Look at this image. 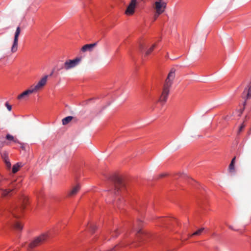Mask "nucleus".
<instances>
[{
	"label": "nucleus",
	"instance_id": "6e6552de",
	"mask_svg": "<svg viewBox=\"0 0 251 251\" xmlns=\"http://www.w3.org/2000/svg\"><path fill=\"white\" fill-rule=\"evenodd\" d=\"M137 3V0H131L127 6L125 13L127 15H132L134 13V9Z\"/></svg>",
	"mask_w": 251,
	"mask_h": 251
},
{
	"label": "nucleus",
	"instance_id": "0eeeda50",
	"mask_svg": "<svg viewBox=\"0 0 251 251\" xmlns=\"http://www.w3.org/2000/svg\"><path fill=\"white\" fill-rule=\"evenodd\" d=\"M114 183L115 190L118 192L122 187L124 186V184L123 182L122 179L118 176H115L112 179Z\"/></svg>",
	"mask_w": 251,
	"mask_h": 251
},
{
	"label": "nucleus",
	"instance_id": "7c9ffc66",
	"mask_svg": "<svg viewBox=\"0 0 251 251\" xmlns=\"http://www.w3.org/2000/svg\"><path fill=\"white\" fill-rule=\"evenodd\" d=\"M21 148H22L23 150H24V147L23 146H22Z\"/></svg>",
	"mask_w": 251,
	"mask_h": 251
},
{
	"label": "nucleus",
	"instance_id": "4468645a",
	"mask_svg": "<svg viewBox=\"0 0 251 251\" xmlns=\"http://www.w3.org/2000/svg\"><path fill=\"white\" fill-rule=\"evenodd\" d=\"M23 203H24L21 205V206H20L19 208H16L15 209L12 211L11 212L15 217H18V216L17 215V214L21 212L25 208V200H24Z\"/></svg>",
	"mask_w": 251,
	"mask_h": 251
},
{
	"label": "nucleus",
	"instance_id": "9d476101",
	"mask_svg": "<svg viewBox=\"0 0 251 251\" xmlns=\"http://www.w3.org/2000/svg\"><path fill=\"white\" fill-rule=\"evenodd\" d=\"M80 189V186L77 184L72 187L68 193V197H72L76 195Z\"/></svg>",
	"mask_w": 251,
	"mask_h": 251
},
{
	"label": "nucleus",
	"instance_id": "a211bd4d",
	"mask_svg": "<svg viewBox=\"0 0 251 251\" xmlns=\"http://www.w3.org/2000/svg\"><path fill=\"white\" fill-rule=\"evenodd\" d=\"M22 166L21 163H17L14 165L12 168V172L13 173H16L17 172L19 169V168Z\"/></svg>",
	"mask_w": 251,
	"mask_h": 251
},
{
	"label": "nucleus",
	"instance_id": "ddd939ff",
	"mask_svg": "<svg viewBox=\"0 0 251 251\" xmlns=\"http://www.w3.org/2000/svg\"><path fill=\"white\" fill-rule=\"evenodd\" d=\"M236 157L234 156L231 161L229 165L228 171L229 173L234 174L236 172L235 168V164Z\"/></svg>",
	"mask_w": 251,
	"mask_h": 251
},
{
	"label": "nucleus",
	"instance_id": "c756f323",
	"mask_svg": "<svg viewBox=\"0 0 251 251\" xmlns=\"http://www.w3.org/2000/svg\"><path fill=\"white\" fill-rule=\"evenodd\" d=\"M229 228H230V229H233V228H232V227L231 226H229Z\"/></svg>",
	"mask_w": 251,
	"mask_h": 251
},
{
	"label": "nucleus",
	"instance_id": "2eb2a0df",
	"mask_svg": "<svg viewBox=\"0 0 251 251\" xmlns=\"http://www.w3.org/2000/svg\"><path fill=\"white\" fill-rule=\"evenodd\" d=\"M12 187H14V188H9L7 189H0L2 191L1 195L3 197H6L8 196V194L12 192L14 189H16V187L15 186V183H12Z\"/></svg>",
	"mask_w": 251,
	"mask_h": 251
},
{
	"label": "nucleus",
	"instance_id": "f3484780",
	"mask_svg": "<svg viewBox=\"0 0 251 251\" xmlns=\"http://www.w3.org/2000/svg\"><path fill=\"white\" fill-rule=\"evenodd\" d=\"M73 119V117L72 116H68L65 118H63L62 120V124L63 125H66L69 122H70Z\"/></svg>",
	"mask_w": 251,
	"mask_h": 251
},
{
	"label": "nucleus",
	"instance_id": "423d86ee",
	"mask_svg": "<svg viewBox=\"0 0 251 251\" xmlns=\"http://www.w3.org/2000/svg\"><path fill=\"white\" fill-rule=\"evenodd\" d=\"M48 77V75L44 76L35 86H31L35 92L43 88L47 82Z\"/></svg>",
	"mask_w": 251,
	"mask_h": 251
},
{
	"label": "nucleus",
	"instance_id": "f03ea898",
	"mask_svg": "<svg viewBox=\"0 0 251 251\" xmlns=\"http://www.w3.org/2000/svg\"><path fill=\"white\" fill-rule=\"evenodd\" d=\"M49 235L48 233H43L40 236L35 238L33 241L30 243L28 247L30 249H33L39 245L43 243L48 238Z\"/></svg>",
	"mask_w": 251,
	"mask_h": 251
},
{
	"label": "nucleus",
	"instance_id": "aec40b11",
	"mask_svg": "<svg viewBox=\"0 0 251 251\" xmlns=\"http://www.w3.org/2000/svg\"><path fill=\"white\" fill-rule=\"evenodd\" d=\"M15 228L17 230H22L23 226L19 222H16L14 225Z\"/></svg>",
	"mask_w": 251,
	"mask_h": 251
},
{
	"label": "nucleus",
	"instance_id": "9b49d317",
	"mask_svg": "<svg viewBox=\"0 0 251 251\" xmlns=\"http://www.w3.org/2000/svg\"><path fill=\"white\" fill-rule=\"evenodd\" d=\"M35 93V92L34 91L32 87H31L30 88L27 89V90L24 91L22 94L19 95L18 96L17 99L18 100H22L25 99L26 97H27L29 95L31 94L32 93Z\"/></svg>",
	"mask_w": 251,
	"mask_h": 251
},
{
	"label": "nucleus",
	"instance_id": "a878e982",
	"mask_svg": "<svg viewBox=\"0 0 251 251\" xmlns=\"http://www.w3.org/2000/svg\"><path fill=\"white\" fill-rule=\"evenodd\" d=\"M6 164L7 165V167H10V162L8 160V159L6 160V161H4Z\"/></svg>",
	"mask_w": 251,
	"mask_h": 251
},
{
	"label": "nucleus",
	"instance_id": "2f4dec72",
	"mask_svg": "<svg viewBox=\"0 0 251 251\" xmlns=\"http://www.w3.org/2000/svg\"><path fill=\"white\" fill-rule=\"evenodd\" d=\"M0 146H1V147H2V145H0Z\"/></svg>",
	"mask_w": 251,
	"mask_h": 251
},
{
	"label": "nucleus",
	"instance_id": "393cba45",
	"mask_svg": "<svg viewBox=\"0 0 251 251\" xmlns=\"http://www.w3.org/2000/svg\"><path fill=\"white\" fill-rule=\"evenodd\" d=\"M245 127V125L244 124H242L239 127V130H238V133L242 131V130H243V129Z\"/></svg>",
	"mask_w": 251,
	"mask_h": 251
},
{
	"label": "nucleus",
	"instance_id": "1a4fd4ad",
	"mask_svg": "<svg viewBox=\"0 0 251 251\" xmlns=\"http://www.w3.org/2000/svg\"><path fill=\"white\" fill-rule=\"evenodd\" d=\"M242 98L245 100L251 98V82L245 88L242 93Z\"/></svg>",
	"mask_w": 251,
	"mask_h": 251
},
{
	"label": "nucleus",
	"instance_id": "20e7f679",
	"mask_svg": "<svg viewBox=\"0 0 251 251\" xmlns=\"http://www.w3.org/2000/svg\"><path fill=\"white\" fill-rule=\"evenodd\" d=\"M166 7V3L164 1H155L154 5V9L155 13L154 15V18L155 20L159 15L162 14L165 10Z\"/></svg>",
	"mask_w": 251,
	"mask_h": 251
},
{
	"label": "nucleus",
	"instance_id": "f8f14e48",
	"mask_svg": "<svg viewBox=\"0 0 251 251\" xmlns=\"http://www.w3.org/2000/svg\"><path fill=\"white\" fill-rule=\"evenodd\" d=\"M97 45V42L90 44H86L82 47L81 50L82 52H86L87 51H92L93 49Z\"/></svg>",
	"mask_w": 251,
	"mask_h": 251
},
{
	"label": "nucleus",
	"instance_id": "dca6fc26",
	"mask_svg": "<svg viewBox=\"0 0 251 251\" xmlns=\"http://www.w3.org/2000/svg\"><path fill=\"white\" fill-rule=\"evenodd\" d=\"M204 230V228H203V227L199 229L198 230H197L195 232H194L193 234H192L191 235H189V236L192 237L193 236H199V235H201V233Z\"/></svg>",
	"mask_w": 251,
	"mask_h": 251
},
{
	"label": "nucleus",
	"instance_id": "cd10ccee",
	"mask_svg": "<svg viewBox=\"0 0 251 251\" xmlns=\"http://www.w3.org/2000/svg\"><path fill=\"white\" fill-rule=\"evenodd\" d=\"M141 232H142V231H141V229H138V230H137V233H138V234H139V233H141Z\"/></svg>",
	"mask_w": 251,
	"mask_h": 251
},
{
	"label": "nucleus",
	"instance_id": "b1692460",
	"mask_svg": "<svg viewBox=\"0 0 251 251\" xmlns=\"http://www.w3.org/2000/svg\"><path fill=\"white\" fill-rule=\"evenodd\" d=\"M5 106L6 107V108H7L8 110L9 111H10L12 109V106L11 105H10L9 104V103L8 102H6L5 103Z\"/></svg>",
	"mask_w": 251,
	"mask_h": 251
},
{
	"label": "nucleus",
	"instance_id": "f257e3e1",
	"mask_svg": "<svg viewBox=\"0 0 251 251\" xmlns=\"http://www.w3.org/2000/svg\"><path fill=\"white\" fill-rule=\"evenodd\" d=\"M175 69L172 68L169 72L163 85L162 92L158 100L160 102L165 103L167 101L168 96L170 92L173 80L175 77Z\"/></svg>",
	"mask_w": 251,
	"mask_h": 251
},
{
	"label": "nucleus",
	"instance_id": "c85d7f7f",
	"mask_svg": "<svg viewBox=\"0 0 251 251\" xmlns=\"http://www.w3.org/2000/svg\"><path fill=\"white\" fill-rule=\"evenodd\" d=\"M95 227V226L94 225L91 226V228H92L93 230L94 229Z\"/></svg>",
	"mask_w": 251,
	"mask_h": 251
},
{
	"label": "nucleus",
	"instance_id": "39448f33",
	"mask_svg": "<svg viewBox=\"0 0 251 251\" xmlns=\"http://www.w3.org/2000/svg\"><path fill=\"white\" fill-rule=\"evenodd\" d=\"M21 29L20 26H18L16 28V31L14 34V38L12 46L11 48V51L12 53L16 52L18 50V38L20 34Z\"/></svg>",
	"mask_w": 251,
	"mask_h": 251
},
{
	"label": "nucleus",
	"instance_id": "412c9836",
	"mask_svg": "<svg viewBox=\"0 0 251 251\" xmlns=\"http://www.w3.org/2000/svg\"><path fill=\"white\" fill-rule=\"evenodd\" d=\"M155 47V45L154 44L151 47L149 50H147V51L146 52V55H149L151 53V52L153 50Z\"/></svg>",
	"mask_w": 251,
	"mask_h": 251
},
{
	"label": "nucleus",
	"instance_id": "5701e85b",
	"mask_svg": "<svg viewBox=\"0 0 251 251\" xmlns=\"http://www.w3.org/2000/svg\"><path fill=\"white\" fill-rule=\"evenodd\" d=\"M119 234V232H118L117 229H115L112 233V236L113 237H117L118 234Z\"/></svg>",
	"mask_w": 251,
	"mask_h": 251
},
{
	"label": "nucleus",
	"instance_id": "7ed1b4c3",
	"mask_svg": "<svg viewBox=\"0 0 251 251\" xmlns=\"http://www.w3.org/2000/svg\"><path fill=\"white\" fill-rule=\"evenodd\" d=\"M81 60V58L80 57H76L73 60H67L64 63L63 67H61L60 69H58V71H59L60 69L63 68H64L65 70H69L74 68L78 65Z\"/></svg>",
	"mask_w": 251,
	"mask_h": 251
},
{
	"label": "nucleus",
	"instance_id": "bb28decb",
	"mask_svg": "<svg viewBox=\"0 0 251 251\" xmlns=\"http://www.w3.org/2000/svg\"><path fill=\"white\" fill-rule=\"evenodd\" d=\"M139 48L141 50H142L144 48V46L142 44H140L139 45Z\"/></svg>",
	"mask_w": 251,
	"mask_h": 251
},
{
	"label": "nucleus",
	"instance_id": "6ab92c4d",
	"mask_svg": "<svg viewBox=\"0 0 251 251\" xmlns=\"http://www.w3.org/2000/svg\"><path fill=\"white\" fill-rule=\"evenodd\" d=\"M6 139L9 141H11L15 143H18V141L16 138H15L12 135L8 134L6 136Z\"/></svg>",
	"mask_w": 251,
	"mask_h": 251
},
{
	"label": "nucleus",
	"instance_id": "4be33fe9",
	"mask_svg": "<svg viewBox=\"0 0 251 251\" xmlns=\"http://www.w3.org/2000/svg\"><path fill=\"white\" fill-rule=\"evenodd\" d=\"M1 155L4 161H6V160L8 159V155L6 152L1 153Z\"/></svg>",
	"mask_w": 251,
	"mask_h": 251
}]
</instances>
